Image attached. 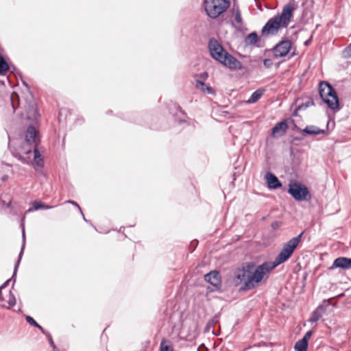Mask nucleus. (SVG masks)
Here are the masks:
<instances>
[{
  "label": "nucleus",
  "instance_id": "nucleus-1",
  "mask_svg": "<svg viewBox=\"0 0 351 351\" xmlns=\"http://www.w3.org/2000/svg\"><path fill=\"white\" fill-rule=\"evenodd\" d=\"M304 234V231H302L285 243L274 261H265L261 264L247 261L243 263L241 267L236 268L233 272L232 282L235 287L240 286L238 291L246 292L266 282L271 271L291 258L298 244L302 241Z\"/></svg>",
  "mask_w": 351,
  "mask_h": 351
},
{
  "label": "nucleus",
  "instance_id": "nucleus-2",
  "mask_svg": "<svg viewBox=\"0 0 351 351\" xmlns=\"http://www.w3.org/2000/svg\"><path fill=\"white\" fill-rule=\"evenodd\" d=\"M208 51L210 56L224 67L234 71H243L245 67L234 56L230 54L215 38H210L208 42Z\"/></svg>",
  "mask_w": 351,
  "mask_h": 351
},
{
  "label": "nucleus",
  "instance_id": "nucleus-3",
  "mask_svg": "<svg viewBox=\"0 0 351 351\" xmlns=\"http://www.w3.org/2000/svg\"><path fill=\"white\" fill-rule=\"evenodd\" d=\"M318 93L323 103L334 112H337L341 109L337 93L329 82L321 81L318 86Z\"/></svg>",
  "mask_w": 351,
  "mask_h": 351
},
{
  "label": "nucleus",
  "instance_id": "nucleus-4",
  "mask_svg": "<svg viewBox=\"0 0 351 351\" xmlns=\"http://www.w3.org/2000/svg\"><path fill=\"white\" fill-rule=\"evenodd\" d=\"M287 193L297 202H308L312 198L308 187L297 180L289 182Z\"/></svg>",
  "mask_w": 351,
  "mask_h": 351
},
{
  "label": "nucleus",
  "instance_id": "nucleus-5",
  "mask_svg": "<svg viewBox=\"0 0 351 351\" xmlns=\"http://www.w3.org/2000/svg\"><path fill=\"white\" fill-rule=\"evenodd\" d=\"M204 5L207 16L215 19L227 10L230 1L229 0H204Z\"/></svg>",
  "mask_w": 351,
  "mask_h": 351
},
{
  "label": "nucleus",
  "instance_id": "nucleus-6",
  "mask_svg": "<svg viewBox=\"0 0 351 351\" xmlns=\"http://www.w3.org/2000/svg\"><path fill=\"white\" fill-rule=\"evenodd\" d=\"M25 100L27 119L36 124L40 114L33 93H30L29 95H27Z\"/></svg>",
  "mask_w": 351,
  "mask_h": 351
},
{
  "label": "nucleus",
  "instance_id": "nucleus-7",
  "mask_svg": "<svg viewBox=\"0 0 351 351\" xmlns=\"http://www.w3.org/2000/svg\"><path fill=\"white\" fill-rule=\"evenodd\" d=\"M25 215H23L20 221V228L21 229V233H22L21 247V250H20L19 256H18V258L14 264L12 275L11 278L8 279V280H10V282L11 281L13 282L12 285V289L14 288V284L16 281L17 271H18V269H19V265H20V263H21V259H22V257L23 255L25 247L26 234H25Z\"/></svg>",
  "mask_w": 351,
  "mask_h": 351
},
{
  "label": "nucleus",
  "instance_id": "nucleus-8",
  "mask_svg": "<svg viewBox=\"0 0 351 351\" xmlns=\"http://www.w3.org/2000/svg\"><path fill=\"white\" fill-rule=\"evenodd\" d=\"M282 28H287V27L275 15L266 22L262 27L261 33L263 36H274Z\"/></svg>",
  "mask_w": 351,
  "mask_h": 351
},
{
  "label": "nucleus",
  "instance_id": "nucleus-9",
  "mask_svg": "<svg viewBox=\"0 0 351 351\" xmlns=\"http://www.w3.org/2000/svg\"><path fill=\"white\" fill-rule=\"evenodd\" d=\"M292 45L291 40L282 38L271 49V51L275 58H283L290 53Z\"/></svg>",
  "mask_w": 351,
  "mask_h": 351
},
{
  "label": "nucleus",
  "instance_id": "nucleus-10",
  "mask_svg": "<svg viewBox=\"0 0 351 351\" xmlns=\"http://www.w3.org/2000/svg\"><path fill=\"white\" fill-rule=\"evenodd\" d=\"M204 280L213 287L210 291L221 292V276L219 271L212 270L206 274Z\"/></svg>",
  "mask_w": 351,
  "mask_h": 351
},
{
  "label": "nucleus",
  "instance_id": "nucleus-11",
  "mask_svg": "<svg viewBox=\"0 0 351 351\" xmlns=\"http://www.w3.org/2000/svg\"><path fill=\"white\" fill-rule=\"evenodd\" d=\"M295 6L291 3L286 4L280 13H278L276 16L280 21L287 27L293 17V11Z\"/></svg>",
  "mask_w": 351,
  "mask_h": 351
},
{
  "label": "nucleus",
  "instance_id": "nucleus-12",
  "mask_svg": "<svg viewBox=\"0 0 351 351\" xmlns=\"http://www.w3.org/2000/svg\"><path fill=\"white\" fill-rule=\"evenodd\" d=\"M25 141L28 145H32L33 148L38 147L40 138L38 136V130L34 124H30L27 127Z\"/></svg>",
  "mask_w": 351,
  "mask_h": 351
},
{
  "label": "nucleus",
  "instance_id": "nucleus-13",
  "mask_svg": "<svg viewBox=\"0 0 351 351\" xmlns=\"http://www.w3.org/2000/svg\"><path fill=\"white\" fill-rule=\"evenodd\" d=\"M329 123L330 119L327 122L326 129H320L319 128L314 125H306L304 128L300 130V134L303 136H316L318 134H324L325 136H327L330 133L328 128Z\"/></svg>",
  "mask_w": 351,
  "mask_h": 351
},
{
  "label": "nucleus",
  "instance_id": "nucleus-14",
  "mask_svg": "<svg viewBox=\"0 0 351 351\" xmlns=\"http://www.w3.org/2000/svg\"><path fill=\"white\" fill-rule=\"evenodd\" d=\"M264 180L267 189L270 191H274L282 187V182L273 172L270 171L265 173L264 176Z\"/></svg>",
  "mask_w": 351,
  "mask_h": 351
},
{
  "label": "nucleus",
  "instance_id": "nucleus-15",
  "mask_svg": "<svg viewBox=\"0 0 351 351\" xmlns=\"http://www.w3.org/2000/svg\"><path fill=\"white\" fill-rule=\"evenodd\" d=\"M289 119H283L277 122L271 130V136L273 138L280 137L285 135L289 129Z\"/></svg>",
  "mask_w": 351,
  "mask_h": 351
},
{
  "label": "nucleus",
  "instance_id": "nucleus-16",
  "mask_svg": "<svg viewBox=\"0 0 351 351\" xmlns=\"http://www.w3.org/2000/svg\"><path fill=\"white\" fill-rule=\"evenodd\" d=\"M337 268L343 270L351 269V258L346 256H339L336 258L333 261L332 265L328 267V270H333Z\"/></svg>",
  "mask_w": 351,
  "mask_h": 351
},
{
  "label": "nucleus",
  "instance_id": "nucleus-17",
  "mask_svg": "<svg viewBox=\"0 0 351 351\" xmlns=\"http://www.w3.org/2000/svg\"><path fill=\"white\" fill-rule=\"evenodd\" d=\"M261 41V37L258 36L256 31L248 34L244 38L243 43L245 46H256V47H261L262 46L258 44Z\"/></svg>",
  "mask_w": 351,
  "mask_h": 351
},
{
  "label": "nucleus",
  "instance_id": "nucleus-18",
  "mask_svg": "<svg viewBox=\"0 0 351 351\" xmlns=\"http://www.w3.org/2000/svg\"><path fill=\"white\" fill-rule=\"evenodd\" d=\"M32 206L29 207L25 212V213H32L34 211H37L39 210H48L52 209L54 208L53 206H51L45 204V202L40 200H34L31 202Z\"/></svg>",
  "mask_w": 351,
  "mask_h": 351
},
{
  "label": "nucleus",
  "instance_id": "nucleus-19",
  "mask_svg": "<svg viewBox=\"0 0 351 351\" xmlns=\"http://www.w3.org/2000/svg\"><path fill=\"white\" fill-rule=\"evenodd\" d=\"M34 153V159L32 160V164L34 167V169L36 170L37 168H43L44 167V160L40 152L38 147L33 148Z\"/></svg>",
  "mask_w": 351,
  "mask_h": 351
},
{
  "label": "nucleus",
  "instance_id": "nucleus-20",
  "mask_svg": "<svg viewBox=\"0 0 351 351\" xmlns=\"http://www.w3.org/2000/svg\"><path fill=\"white\" fill-rule=\"evenodd\" d=\"M195 88L208 95H210L215 96L216 95L215 89L211 86L206 84L205 82H202V81H196L195 84Z\"/></svg>",
  "mask_w": 351,
  "mask_h": 351
},
{
  "label": "nucleus",
  "instance_id": "nucleus-21",
  "mask_svg": "<svg viewBox=\"0 0 351 351\" xmlns=\"http://www.w3.org/2000/svg\"><path fill=\"white\" fill-rule=\"evenodd\" d=\"M265 90L263 88H261L254 91L249 97V99L247 100V103L255 104L256 102H257L261 98Z\"/></svg>",
  "mask_w": 351,
  "mask_h": 351
},
{
  "label": "nucleus",
  "instance_id": "nucleus-22",
  "mask_svg": "<svg viewBox=\"0 0 351 351\" xmlns=\"http://www.w3.org/2000/svg\"><path fill=\"white\" fill-rule=\"evenodd\" d=\"M5 57V62L8 64V72H10L14 74L16 76H19L20 78H22V73L16 68V66L13 64L11 62H10L9 58L7 56Z\"/></svg>",
  "mask_w": 351,
  "mask_h": 351
},
{
  "label": "nucleus",
  "instance_id": "nucleus-23",
  "mask_svg": "<svg viewBox=\"0 0 351 351\" xmlns=\"http://www.w3.org/2000/svg\"><path fill=\"white\" fill-rule=\"evenodd\" d=\"M331 305L330 299H324L315 309L322 315H326L327 308Z\"/></svg>",
  "mask_w": 351,
  "mask_h": 351
},
{
  "label": "nucleus",
  "instance_id": "nucleus-24",
  "mask_svg": "<svg viewBox=\"0 0 351 351\" xmlns=\"http://www.w3.org/2000/svg\"><path fill=\"white\" fill-rule=\"evenodd\" d=\"M308 343L303 339L297 341L294 345L295 351H307Z\"/></svg>",
  "mask_w": 351,
  "mask_h": 351
},
{
  "label": "nucleus",
  "instance_id": "nucleus-25",
  "mask_svg": "<svg viewBox=\"0 0 351 351\" xmlns=\"http://www.w3.org/2000/svg\"><path fill=\"white\" fill-rule=\"evenodd\" d=\"M159 351H173V344L167 339L163 338L160 343Z\"/></svg>",
  "mask_w": 351,
  "mask_h": 351
},
{
  "label": "nucleus",
  "instance_id": "nucleus-26",
  "mask_svg": "<svg viewBox=\"0 0 351 351\" xmlns=\"http://www.w3.org/2000/svg\"><path fill=\"white\" fill-rule=\"evenodd\" d=\"M219 313L215 314L211 319H210L206 325V330L209 331L211 328L215 327V326L219 322Z\"/></svg>",
  "mask_w": 351,
  "mask_h": 351
},
{
  "label": "nucleus",
  "instance_id": "nucleus-27",
  "mask_svg": "<svg viewBox=\"0 0 351 351\" xmlns=\"http://www.w3.org/2000/svg\"><path fill=\"white\" fill-rule=\"evenodd\" d=\"M8 70V64L5 62L4 56H0V75L4 76L7 74Z\"/></svg>",
  "mask_w": 351,
  "mask_h": 351
},
{
  "label": "nucleus",
  "instance_id": "nucleus-28",
  "mask_svg": "<svg viewBox=\"0 0 351 351\" xmlns=\"http://www.w3.org/2000/svg\"><path fill=\"white\" fill-rule=\"evenodd\" d=\"M322 316L323 315L319 311H317V309H315L311 313V316L307 321L311 324L316 323L322 318Z\"/></svg>",
  "mask_w": 351,
  "mask_h": 351
},
{
  "label": "nucleus",
  "instance_id": "nucleus-29",
  "mask_svg": "<svg viewBox=\"0 0 351 351\" xmlns=\"http://www.w3.org/2000/svg\"><path fill=\"white\" fill-rule=\"evenodd\" d=\"M315 105L312 98H308L306 102H302L297 104L298 110H305L310 106H314Z\"/></svg>",
  "mask_w": 351,
  "mask_h": 351
},
{
  "label": "nucleus",
  "instance_id": "nucleus-30",
  "mask_svg": "<svg viewBox=\"0 0 351 351\" xmlns=\"http://www.w3.org/2000/svg\"><path fill=\"white\" fill-rule=\"evenodd\" d=\"M13 156L21 161L23 164L25 165H30L32 164V160H31L29 156H22L19 153L13 154Z\"/></svg>",
  "mask_w": 351,
  "mask_h": 351
},
{
  "label": "nucleus",
  "instance_id": "nucleus-31",
  "mask_svg": "<svg viewBox=\"0 0 351 351\" xmlns=\"http://www.w3.org/2000/svg\"><path fill=\"white\" fill-rule=\"evenodd\" d=\"M209 75L207 71H204L199 73H196L194 76L195 77V82L196 81H202V82H205V81L207 80L208 78Z\"/></svg>",
  "mask_w": 351,
  "mask_h": 351
},
{
  "label": "nucleus",
  "instance_id": "nucleus-32",
  "mask_svg": "<svg viewBox=\"0 0 351 351\" xmlns=\"http://www.w3.org/2000/svg\"><path fill=\"white\" fill-rule=\"evenodd\" d=\"M69 113V110L67 108H60L59 110L58 114V120L59 122L65 121L67 117L68 114Z\"/></svg>",
  "mask_w": 351,
  "mask_h": 351
},
{
  "label": "nucleus",
  "instance_id": "nucleus-33",
  "mask_svg": "<svg viewBox=\"0 0 351 351\" xmlns=\"http://www.w3.org/2000/svg\"><path fill=\"white\" fill-rule=\"evenodd\" d=\"M121 118L124 120L129 121L130 122L136 123L137 124H142V121H140L136 116L133 117L129 114H123V116L121 117Z\"/></svg>",
  "mask_w": 351,
  "mask_h": 351
},
{
  "label": "nucleus",
  "instance_id": "nucleus-34",
  "mask_svg": "<svg viewBox=\"0 0 351 351\" xmlns=\"http://www.w3.org/2000/svg\"><path fill=\"white\" fill-rule=\"evenodd\" d=\"M234 19L236 23L239 25L241 26L243 25V19L241 16V13L239 8H237L234 14Z\"/></svg>",
  "mask_w": 351,
  "mask_h": 351
},
{
  "label": "nucleus",
  "instance_id": "nucleus-35",
  "mask_svg": "<svg viewBox=\"0 0 351 351\" xmlns=\"http://www.w3.org/2000/svg\"><path fill=\"white\" fill-rule=\"evenodd\" d=\"M8 303L9 304L8 308H11L13 306H14L16 303V297L14 295V293H12V290H10V291H9V299H8Z\"/></svg>",
  "mask_w": 351,
  "mask_h": 351
},
{
  "label": "nucleus",
  "instance_id": "nucleus-36",
  "mask_svg": "<svg viewBox=\"0 0 351 351\" xmlns=\"http://www.w3.org/2000/svg\"><path fill=\"white\" fill-rule=\"evenodd\" d=\"M342 56L344 58H351V43L348 45L342 51Z\"/></svg>",
  "mask_w": 351,
  "mask_h": 351
},
{
  "label": "nucleus",
  "instance_id": "nucleus-37",
  "mask_svg": "<svg viewBox=\"0 0 351 351\" xmlns=\"http://www.w3.org/2000/svg\"><path fill=\"white\" fill-rule=\"evenodd\" d=\"M46 337L47 338L48 343H49V346L51 347L52 350L53 351H58V349L53 340V337H52L51 333L49 332Z\"/></svg>",
  "mask_w": 351,
  "mask_h": 351
},
{
  "label": "nucleus",
  "instance_id": "nucleus-38",
  "mask_svg": "<svg viewBox=\"0 0 351 351\" xmlns=\"http://www.w3.org/2000/svg\"><path fill=\"white\" fill-rule=\"evenodd\" d=\"M25 319L26 322L32 326L35 327L38 325V322L30 315H25Z\"/></svg>",
  "mask_w": 351,
  "mask_h": 351
},
{
  "label": "nucleus",
  "instance_id": "nucleus-39",
  "mask_svg": "<svg viewBox=\"0 0 351 351\" xmlns=\"http://www.w3.org/2000/svg\"><path fill=\"white\" fill-rule=\"evenodd\" d=\"M198 243H199V241L197 239H193V241H191L190 242L189 248L191 253L196 249V247H197Z\"/></svg>",
  "mask_w": 351,
  "mask_h": 351
},
{
  "label": "nucleus",
  "instance_id": "nucleus-40",
  "mask_svg": "<svg viewBox=\"0 0 351 351\" xmlns=\"http://www.w3.org/2000/svg\"><path fill=\"white\" fill-rule=\"evenodd\" d=\"M282 225V222L280 221H274L271 223V227L274 230L279 229Z\"/></svg>",
  "mask_w": 351,
  "mask_h": 351
},
{
  "label": "nucleus",
  "instance_id": "nucleus-41",
  "mask_svg": "<svg viewBox=\"0 0 351 351\" xmlns=\"http://www.w3.org/2000/svg\"><path fill=\"white\" fill-rule=\"evenodd\" d=\"M288 119H289V123H291L292 124V130H296V131H298V132L300 133V130H302V129L299 128L296 125V123L295 122V120L293 119L292 118H289Z\"/></svg>",
  "mask_w": 351,
  "mask_h": 351
},
{
  "label": "nucleus",
  "instance_id": "nucleus-42",
  "mask_svg": "<svg viewBox=\"0 0 351 351\" xmlns=\"http://www.w3.org/2000/svg\"><path fill=\"white\" fill-rule=\"evenodd\" d=\"M313 332H314L313 329L309 330L304 334V335L302 337V339H304L306 341H307L308 343L309 339L311 337V336L313 335Z\"/></svg>",
  "mask_w": 351,
  "mask_h": 351
},
{
  "label": "nucleus",
  "instance_id": "nucleus-43",
  "mask_svg": "<svg viewBox=\"0 0 351 351\" xmlns=\"http://www.w3.org/2000/svg\"><path fill=\"white\" fill-rule=\"evenodd\" d=\"M315 32V29H314L311 32V34L310 37L304 42V45L305 47H308L312 43V41H313V35H314Z\"/></svg>",
  "mask_w": 351,
  "mask_h": 351
},
{
  "label": "nucleus",
  "instance_id": "nucleus-44",
  "mask_svg": "<svg viewBox=\"0 0 351 351\" xmlns=\"http://www.w3.org/2000/svg\"><path fill=\"white\" fill-rule=\"evenodd\" d=\"M65 203L71 204V205L77 207L79 209L80 213H82V210L80 204L77 202H75L74 200L69 199V200L66 201Z\"/></svg>",
  "mask_w": 351,
  "mask_h": 351
},
{
  "label": "nucleus",
  "instance_id": "nucleus-45",
  "mask_svg": "<svg viewBox=\"0 0 351 351\" xmlns=\"http://www.w3.org/2000/svg\"><path fill=\"white\" fill-rule=\"evenodd\" d=\"M263 62L264 66L267 69L270 68L273 64V62L270 58L264 59Z\"/></svg>",
  "mask_w": 351,
  "mask_h": 351
},
{
  "label": "nucleus",
  "instance_id": "nucleus-46",
  "mask_svg": "<svg viewBox=\"0 0 351 351\" xmlns=\"http://www.w3.org/2000/svg\"><path fill=\"white\" fill-rule=\"evenodd\" d=\"M21 82H22V84L26 88L27 92H28V95L30 94V93H32L31 91V89H30V86L27 83V82L23 79V76L22 75V78H20Z\"/></svg>",
  "mask_w": 351,
  "mask_h": 351
},
{
  "label": "nucleus",
  "instance_id": "nucleus-47",
  "mask_svg": "<svg viewBox=\"0 0 351 351\" xmlns=\"http://www.w3.org/2000/svg\"><path fill=\"white\" fill-rule=\"evenodd\" d=\"M35 328H38L43 335H45V336H47L49 332L47 331L46 329H45L41 325H40L38 323V325L35 326Z\"/></svg>",
  "mask_w": 351,
  "mask_h": 351
},
{
  "label": "nucleus",
  "instance_id": "nucleus-48",
  "mask_svg": "<svg viewBox=\"0 0 351 351\" xmlns=\"http://www.w3.org/2000/svg\"><path fill=\"white\" fill-rule=\"evenodd\" d=\"M16 96V97H18V94L13 92L12 94H11V96H10V99H11V103H12V108L14 109V110H15L16 109V106H15V104H14L12 99H13V97Z\"/></svg>",
  "mask_w": 351,
  "mask_h": 351
},
{
  "label": "nucleus",
  "instance_id": "nucleus-49",
  "mask_svg": "<svg viewBox=\"0 0 351 351\" xmlns=\"http://www.w3.org/2000/svg\"><path fill=\"white\" fill-rule=\"evenodd\" d=\"M10 280H6L1 286L0 289H5L10 284Z\"/></svg>",
  "mask_w": 351,
  "mask_h": 351
},
{
  "label": "nucleus",
  "instance_id": "nucleus-50",
  "mask_svg": "<svg viewBox=\"0 0 351 351\" xmlns=\"http://www.w3.org/2000/svg\"><path fill=\"white\" fill-rule=\"evenodd\" d=\"M304 137V136H294V137H293L291 143H293L295 141H301L303 140Z\"/></svg>",
  "mask_w": 351,
  "mask_h": 351
},
{
  "label": "nucleus",
  "instance_id": "nucleus-51",
  "mask_svg": "<svg viewBox=\"0 0 351 351\" xmlns=\"http://www.w3.org/2000/svg\"><path fill=\"white\" fill-rule=\"evenodd\" d=\"M81 215H82V216L83 219L84 220V221H85V222H86L87 223H88V224L91 225L92 226H93V227H94V228L97 230L96 227H95V226H94L93 225L92 222H91L90 220H88V219H86V217H85V216H84V213H81Z\"/></svg>",
  "mask_w": 351,
  "mask_h": 351
},
{
  "label": "nucleus",
  "instance_id": "nucleus-52",
  "mask_svg": "<svg viewBox=\"0 0 351 351\" xmlns=\"http://www.w3.org/2000/svg\"><path fill=\"white\" fill-rule=\"evenodd\" d=\"M176 108L177 109L178 111L181 112L183 115H185V116L186 115V112L182 109L180 106L176 105Z\"/></svg>",
  "mask_w": 351,
  "mask_h": 351
},
{
  "label": "nucleus",
  "instance_id": "nucleus-53",
  "mask_svg": "<svg viewBox=\"0 0 351 351\" xmlns=\"http://www.w3.org/2000/svg\"><path fill=\"white\" fill-rule=\"evenodd\" d=\"M84 122V118H83V117L77 118V119H76V120H75V123H76V124H80V125H81V124H82Z\"/></svg>",
  "mask_w": 351,
  "mask_h": 351
},
{
  "label": "nucleus",
  "instance_id": "nucleus-54",
  "mask_svg": "<svg viewBox=\"0 0 351 351\" xmlns=\"http://www.w3.org/2000/svg\"><path fill=\"white\" fill-rule=\"evenodd\" d=\"M300 110H298V106H296L295 108V110L292 112V117H298V112Z\"/></svg>",
  "mask_w": 351,
  "mask_h": 351
},
{
  "label": "nucleus",
  "instance_id": "nucleus-55",
  "mask_svg": "<svg viewBox=\"0 0 351 351\" xmlns=\"http://www.w3.org/2000/svg\"><path fill=\"white\" fill-rule=\"evenodd\" d=\"M7 208H11L12 209L13 207H12V199H10L8 203H6V206H5Z\"/></svg>",
  "mask_w": 351,
  "mask_h": 351
},
{
  "label": "nucleus",
  "instance_id": "nucleus-56",
  "mask_svg": "<svg viewBox=\"0 0 351 351\" xmlns=\"http://www.w3.org/2000/svg\"><path fill=\"white\" fill-rule=\"evenodd\" d=\"M295 55H297V52H296V49H295L293 50V51H292L289 56V58H293V56H295Z\"/></svg>",
  "mask_w": 351,
  "mask_h": 351
},
{
  "label": "nucleus",
  "instance_id": "nucleus-57",
  "mask_svg": "<svg viewBox=\"0 0 351 351\" xmlns=\"http://www.w3.org/2000/svg\"><path fill=\"white\" fill-rule=\"evenodd\" d=\"M269 217V215H267L266 216H263L261 219V221H265L268 217Z\"/></svg>",
  "mask_w": 351,
  "mask_h": 351
},
{
  "label": "nucleus",
  "instance_id": "nucleus-58",
  "mask_svg": "<svg viewBox=\"0 0 351 351\" xmlns=\"http://www.w3.org/2000/svg\"><path fill=\"white\" fill-rule=\"evenodd\" d=\"M32 150L31 149H29L25 151V153L27 155L32 154Z\"/></svg>",
  "mask_w": 351,
  "mask_h": 351
},
{
  "label": "nucleus",
  "instance_id": "nucleus-59",
  "mask_svg": "<svg viewBox=\"0 0 351 351\" xmlns=\"http://www.w3.org/2000/svg\"><path fill=\"white\" fill-rule=\"evenodd\" d=\"M3 300H4V298H3V294H2V289H0V301H2Z\"/></svg>",
  "mask_w": 351,
  "mask_h": 351
},
{
  "label": "nucleus",
  "instance_id": "nucleus-60",
  "mask_svg": "<svg viewBox=\"0 0 351 351\" xmlns=\"http://www.w3.org/2000/svg\"><path fill=\"white\" fill-rule=\"evenodd\" d=\"M178 123L182 124V123H185V122H186V121H185L184 119H179V120L178 121Z\"/></svg>",
  "mask_w": 351,
  "mask_h": 351
},
{
  "label": "nucleus",
  "instance_id": "nucleus-61",
  "mask_svg": "<svg viewBox=\"0 0 351 351\" xmlns=\"http://www.w3.org/2000/svg\"><path fill=\"white\" fill-rule=\"evenodd\" d=\"M1 204L3 205V206H6V202L5 200L3 199H1Z\"/></svg>",
  "mask_w": 351,
  "mask_h": 351
},
{
  "label": "nucleus",
  "instance_id": "nucleus-62",
  "mask_svg": "<svg viewBox=\"0 0 351 351\" xmlns=\"http://www.w3.org/2000/svg\"><path fill=\"white\" fill-rule=\"evenodd\" d=\"M8 176H3L2 177V180H3V181H5V180L8 179Z\"/></svg>",
  "mask_w": 351,
  "mask_h": 351
},
{
  "label": "nucleus",
  "instance_id": "nucleus-63",
  "mask_svg": "<svg viewBox=\"0 0 351 351\" xmlns=\"http://www.w3.org/2000/svg\"><path fill=\"white\" fill-rule=\"evenodd\" d=\"M280 62H278L276 63L275 64L276 68L278 69L280 66Z\"/></svg>",
  "mask_w": 351,
  "mask_h": 351
},
{
  "label": "nucleus",
  "instance_id": "nucleus-64",
  "mask_svg": "<svg viewBox=\"0 0 351 351\" xmlns=\"http://www.w3.org/2000/svg\"><path fill=\"white\" fill-rule=\"evenodd\" d=\"M0 85L5 86V82L3 80H0Z\"/></svg>",
  "mask_w": 351,
  "mask_h": 351
}]
</instances>
